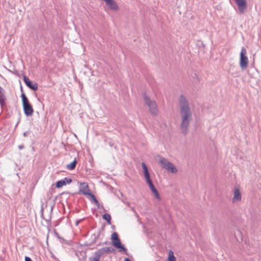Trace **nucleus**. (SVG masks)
<instances>
[{
	"instance_id": "obj_20",
	"label": "nucleus",
	"mask_w": 261,
	"mask_h": 261,
	"mask_svg": "<svg viewBox=\"0 0 261 261\" xmlns=\"http://www.w3.org/2000/svg\"><path fill=\"white\" fill-rule=\"evenodd\" d=\"M89 196L91 198V200H92L95 204H98V201L95 198V196L93 194H90Z\"/></svg>"
},
{
	"instance_id": "obj_16",
	"label": "nucleus",
	"mask_w": 261,
	"mask_h": 261,
	"mask_svg": "<svg viewBox=\"0 0 261 261\" xmlns=\"http://www.w3.org/2000/svg\"><path fill=\"white\" fill-rule=\"evenodd\" d=\"M76 163L77 161L75 159L73 162L67 165L66 168L70 170H73L75 168Z\"/></svg>"
},
{
	"instance_id": "obj_2",
	"label": "nucleus",
	"mask_w": 261,
	"mask_h": 261,
	"mask_svg": "<svg viewBox=\"0 0 261 261\" xmlns=\"http://www.w3.org/2000/svg\"><path fill=\"white\" fill-rule=\"evenodd\" d=\"M144 101L146 105L149 108L150 114L156 116L158 113L157 105L155 100L151 99L149 97L144 95L143 96Z\"/></svg>"
},
{
	"instance_id": "obj_7",
	"label": "nucleus",
	"mask_w": 261,
	"mask_h": 261,
	"mask_svg": "<svg viewBox=\"0 0 261 261\" xmlns=\"http://www.w3.org/2000/svg\"><path fill=\"white\" fill-rule=\"evenodd\" d=\"M246 54V50L244 47H242L240 54V65L242 69H245L248 64V60L247 57L245 56Z\"/></svg>"
},
{
	"instance_id": "obj_29",
	"label": "nucleus",
	"mask_w": 261,
	"mask_h": 261,
	"mask_svg": "<svg viewBox=\"0 0 261 261\" xmlns=\"http://www.w3.org/2000/svg\"><path fill=\"white\" fill-rule=\"evenodd\" d=\"M78 224H79V221H77V222H76V225H78Z\"/></svg>"
},
{
	"instance_id": "obj_21",
	"label": "nucleus",
	"mask_w": 261,
	"mask_h": 261,
	"mask_svg": "<svg viewBox=\"0 0 261 261\" xmlns=\"http://www.w3.org/2000/svg\"><path fill=\"white\" fill-rule=\"evenodd\" d=\"M146 182L147 184L148 185L150 190H152V189L155 188V187H154V186L153 185L151 179L149 180L148 181H147Z\"/></svg>"
},
{
	"instance_id": "obj_3",
	"label": "nucleus",
	"mask_w": 261,
	"mask_h": 261,
	"mask_svg": "<svg viewBox=\"0 0 261 261\" xmlns=\"http://www.w3.org/2000/svg\"><path fill=\"white\" fill-rule=\"evenodd\" d=\"M21 96L24 114L28 116H32L33 114L34 110L28 98L23 93H21Z\"/></svg>"
},
{
	"instance_id": "obj_13",
	"label": "nucleus",
	"mask_w": 261,
	"mask_h": 261,
	"mask_svg": "<svg viewBox=\"0 0 261 261\" xmlns=\"http://www.w3.org/2000/svg\"><path fill=\"white\" fill-rule=\"evenodd\" d=\"M141 166L143 169V174L146 181L151 180L150 174L148 172L147 167L144 162L141 163Z\"/></svg>"
},
{
	"instance_id": "obj_15",
	"label": "nucleus",
	"mask_w": 261,
	"mask_h": 261,
	"mask_svg": "<svg viewBox=\"0 0 261 261\" xmlns=\"http://www.w3.org/2000/svg\"><path fill=\"white\" fill-rule=\"evenodd\" d=\"M6 99L5 92L3 89L0 92V103L2 106L5 104Z\"/></svg>"
},
{
	"instance_id": "obj_19",
	"label": "nucleus",
	"mask_w": 261,
	"mask_h": 261,
	"mask_svg": "<svg viewBox=\"0 0 261 261\" xmlns=\"http://www.w3.org/2000/svg\"><path fill=\"white\" fill-rule=\"evenodd\" d=\"M102 218L104 220H106L109 224L111 223V217L110 215H109L108 214H105L102 216Z\"/></svg>"
},
{
	"instance_id": "obj_23",
	"label": "nucleus",
	"mask_w": 261,
	"mask_h": 261,
	"mask_svg": "<svg viewBox=\"0 0 261 261\" xmlns=\"http://www.w3.org/2000/svg\"><path fill=\"white\" fill-rule=\"evenodd\" d=\"M25 261H32L30 257L26 256L25 257Z\"/></svg>"
},
{
	"instance_id": "obj_4",
	"label": "nucleus",
	"mask_w": 261,
	"mask_h": 261,
	"mask_svg": "<svg viewBox=\"0 0 261 261\" xmlns=\"http://www.w3.org/2000/svg\"><path fill=\"white\" fill-rule=\"evenodd\" d=\"M159 163L162 168H165L166 170L172 173H175L177 171L176 168L173 165V164L164 158H161L160 159Z\"/></svg>"
},
{
	"instance_id": "obj_12",
	"label": "nucleus",
	"mask_w": 261,
	"mask_h": 261,
	"mask_svg": "<svg viewBox=\"0 0 261 261\" xmlns=\"http://www.w3.org/2000/svg\"><path fill=\"white\" fill-rule=\"evenodd\" d=\"M23 79L28 87L33 90H36L38 89V85L36 83H33L26 76H23Z\"/></svg>"
},
{
	"instance_id": "obj_26",
	"label": "nucleus",
	"mask_w": 261,
	"mask_h": 261,
	"mask_svg": "<svg viewBox=\"0 0 261 261\" xmlns=\"http://www.w3.org/2000/svg\"><path fill=\"white\" fill-rule=\"evenodd\" d=\"M195 77H196V80H197V82H198V81H199V79H198V78L197 77V74H195Z\"/></svg>"
},
{
	"instance_id": "obj_17",
	"label": "nucleus",
	"mask_w": 261,
	"mask_h": 261,
	"mask_svg": "<svg viewBox=\"0 0 261 261\" xmlns=\"http://www.w3.org/2000/svg\"><path fill=\"white\" fill-rule=\"evenodd\" d=\"M167 261H176V258L174 256L173 252L172 250H169L168 252V258Z\"/></svg>"
},
{
	"instance_id": "obj_11",
	"label": "nucleus",
	"mask_w": 261,
	"mask_h": 261,
	"mask_svg": "<svg viewBox=\"0 0 261 261\" xmlns=\"http://www.w3.org/2000/svg\"><path fill=\"white\" fill-rule=\"evenodd\" d=\"M242 199V195L240 190L238 188H235L233 190V197L232 199V203L240 201Z\"/></svg>"
},
{
	"instance_id": "obj_18",
	"label": "nucleus",
	"mask_w": 261,
	"mask_h": 261,
	"mask_svg": "<svg viewBox=\"0 0 261 261\" xmlns=\"http://www.w3.org/2000/svg\"><path fill=\"white\" fill-rule=\"evenodd\" d=\"M150 190H151V192L154 194V197L156 199H158L159 200H160L161 199V197H160L159 192H158V190L156 189V188H155Z\"/></svg>"
},
{
	"instance_id": "obj_1",
	"label": "nucleus",
	"mask_w": 261,
	"mask_h": 261,
	"mask_svg": "<svg viewBox=\"0 0 261 261\" xmlns=\"http://www.w3.org/2000/svg\"><path fill=\"white\" fill-rule=\"evenodd\" d=\"M181 117L180 129L182 133H187L190 122L192 119V111L187 98L181 95L179 99Z\"/></svg>"
},
{
	"instance_id": "obj_28",
	"label": "nucleus",
	"mask_w": 261,
	"mask_h": 261,
	"mask_svg": "<svg viewBox=\"0 0 261 261\" xmlns=\"http://www.w3.org/2000/svg\"><path fill=\"white\" fill-rule=\"evenodd\" d=\"M3 90V88L0 86V92Z\"/></svg>"
},
{
	"instance_id": "obj_25",
	"label": "nucleus",
	"mask_w": 261,
	"mask_h": 261,
	"mask_svg": "<svg viewBox=\"0 0 261 261\" xmlns=\"http://www.w3.org/2000/svg\"><path fill=\"white\" fill-rule=\"evenodd\" d=\"M27 135H28V132H24V133H23V136H24V137H26V136H27Z\"/></svg>"
},
{
	"instance_id": "obj_22",
	"label": "nucleus",
	"mask_w": 261,
	"mask_h": 261,
	"mask_svg": "<svg viewBox=\"0 0 261 261\" xmlns=\"http://www.w3.org/2000/svg\"><path fill=\"white\" fill-rule=\"evenodd\" d=\"M146 182L147 184L148 185L150 190H152V189L155 188V187H154V186L153 185L151 179L149 180L148 181H147Z\"/></svg>"
},
{
	"instance_id": "obj_10",
	"label": "nucleus",
	"mask_w": 261,
	"mask_h": 261,
	"mask_svg": "<svg viewBox=\"0 0 261 261\" xmlns=\"http://www.w3.org/2000/svg\"><path fill=\"white\" fill-rule=\"evenodd\" d=\"M80 192L84 195L87 196H89L90 194H91V193L90 192L88 186L86 182H83L80 184Z\"/></svg>"
},
{
	"instance_id": "obj_24",
	"label": "nucleus",
	"mask_w": 261,
	"mask_h": 261,
	"mask_svg": "<svg viewBox=\"0 0 261 261\" xmlns=\"http://www.w3.org/2000/svg\"><path fill=\"white\" fill-rule=\"evenodd\" d=\"M23 148H24V146H23V145H19V146H18V148H19V149H23Z\"/></svg>"
},
{
	"instance_id": "obj_6",
	"label": "nucleus",
	"mask_w": 261,
	"mask_h": 261,
	"mask_svg": "<svg viewBox=\"0 0 261 261\" xmlns=\"http://www.w3.org/2000/svg\"><path fill=\"white\" fill-rule=\"evenodd\" d=\"M113 246L119 249V251H126V249L121 244L120 239L118 238V234L116 232H114L112 234L111 237Z\"/></svg>"
},
{
	"instance_id": "obj_8",
	"label": "nucleus",
	"mask_w": 261,
	"mask_h": 261,
	"mask_svg": "<svg viewBox=\"0 0 261 261\" xmlns=\"http://www.w3.org/2000/svg\"><path fill=\"white\" fill-rule=\"evenodd\" d=\"M106 5L112 10L117 11L119 7L115 0H102Z\"/></svg>"
},
{
	"instance_id": "obj_14",
	"label": "nucleus",
	"mask_w": 261,
	"mask_h": 261,
	"mask_svg": "<svg viewBox=\"0 0 261 261\" xmlns=\"http://www.w3.org/2000/svg\"><path fill=\"white\" fill-rule=\"evenodd\" d=\"M71 181L72 180L71 178L66 177L64 179L58 181L56 182V187L58 188H60L62 187L63 186L66 185V184H70Z\"/></svg>"
},
{
	"instance_id": "obj_5",
	"label": "nucleus",
	"mask_w": 261,
	"mask_h": 261,
	"mask_svg": "<svg viewBox=\"0 0 261 261\" xmlns=\"http://www.w3.org/2000/svg\"><path fill=\"white\" fill-rule=\"evenodd\" d=\"M113 250V248L111 247L102 248L96 251L94 253V256L93 257H90L89 261H99L102 254L105 253L111 252Z\"/></svg>"
},
{
	"instance_id": "obj_27",
	"label": "nucleus",
	"mask_w": 261,
	"mask_h": 261,
	"mask_svg": "<svg viewBox=\"0 0 261 261\" xmlns=\"http://www.w3.org/2000/svg\"><path fill=\"white\" fill-rule=\"evenodd\" d=\"M124 260L125 261H130V260L128 258H125Z\"/></svg>"
},
{
	"instance_id": "obj_9",
	"label": "nucleus",
	"mask_w": 261,
	"mask_h": 261,
	"mask_svg": "<svg viewBox=\"0 0 261 261\" xmlns=\"http://www.w3.org/2000/svg\"><path fill=\"white\" fill-rule=\"evenodd\" d=\"M238 5V9L241 13H243L247 8L246 0H234Z\"/></svg>"
}]
</instances>
